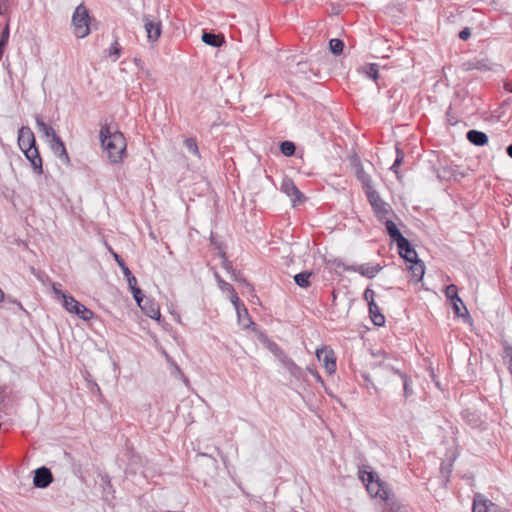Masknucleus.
Segmentation results:
<instances>
[{
  "instance_id": "nucleus-31",
  "label": "nucleus",
  "mask_w": 512,
  "mask_h": 512,
  "mask_svg": "<svg viewBox=\"0 0 512 512\" xmlns=\"http://www.w3.org/2000/svg\"><path fill=\"white\" fill-rule=\"evenodd\" d=\"M132 293L135 301L137 302L138 306L145 310V304L148 303L149 300L145 298L144 294L142 293L141 289L138 287H132Z\"/></svg>"
},
{
  "instance_id": "nucleus-50",
  "label": "nucleus",
  "mask_w": 512,
  "mask_h": 512,
  "mask_svg": "<svg viewBox=\"0 0 512 512\" xmlns=\"http://www.w3.org/2000/svg\"><path fill=\"white\" fill-rule=\"evenodd\" d=\"M121 269L126 277H130L132 275L131 271L129 270L125 263L124 266H121Z\"/></svg>"
},
{
  "instance_id": "nucleus-35",
  "label": "nucleus",
  "mask_w": 512,
  "mask_h": 512,
  "mask_svg": "<svg viewBox=\"0 0 512 512\" xmlns=\"http://www.w3.org/2000/svg\"><path fill=\"white\" fill-rule=\"evenodd\" d=\"M451 303H452L454 314L457 317L468 316V310H467L466 306L464 305V303L460 304V302L456 301V300H451Z\"/></svg>"
},
{
  "instance_id": "nucleus-53",
  "label": "nucleus",
  "mask_w": 512,
  "mask_h": 512,
  "mask_svg": "<svg viewBox=\"0 0 512 512\" xmlns=\"http://www.w3.org/2000/svg\"><path fill=\"white\" fill-rule=\"evenodd\" d=\"M134 62H135V64H136L138 67H142V61H141L140 59L135 58V59H134Z\"/></svg>"
},
{
  "instance_id": "nucleus-17",
  "label": "nucleus",
  "mask_w": 512,
  "mask_h": 512,
  "mask_svg": "<svg viewBox=\"0 0 512 512\" xmlns=\"http://www.w3.org/2000/svg\"><path fill=\"white\" fill-rule=\"evenodd\" d=\"M258 339L262 342L267 349L273 353L280 361H282L287 355L281 349V347L274 341L270 340L264 333H259Z\"/></svg>"
},
{
  "instance_id": "nucleus-2",
  "label": "nucleus",
  "mask_w": 512,
  "mask_h": 512,
  "mask_svg": "<svg viewBox=\"0 0 512 512\" xmlns=\"http://www.w3.org/2000/svg\"><path fill=\"white\" fill-rule=\"evenodd\" d=\"M359 477L371 497L380 498L383 501L388 500L389 490L387 485L380 479L376 472L360 470Z\"/></svg>"
},
{
  "instance_id": "nucleus-47",
  "label": "nucleus",
  "mask_w": 512,
  "mask_h": 512,
  "mask_svg": "<svg viewBox=\"0 0 512 512\" xmlns=\"http://www.w3.org/2000/svg\"><path fill=\"white\" fill-rule=\"evenodd\" d=\"M223 267L224 269L227 271V272H230V273H235V269L233 268L232 266V263L229 262L228 260H225L224 263H223Z\"/></svg>"
},
{
  "instance_id": "nucleus-19",
  "label": "nucleus",
  "mask_w": 512,
  "mask_h": 512,
  "mask_svg": "<svg viewBox=\"0 0 512 512\" xmlns=\"http://www.w3.org/2000/svg\"><path fill=\"white\" fill-rule=\"evenodd\" d=\"M382 222L384 223L386 232L391 238V240L396 242V244H398L401 241H404L405 237L401 234L400 230L397 228L396 224L392 220L386 218Z\"/></svg>"
},
{
  "instance_id": "nucleus-6",
  "label": "nucleus",
  "mask_w": 512,
  "mask_h": 512,
  "mask_svg": "<svg viewBox=\"0 0 512 512\" xmlns=\"http://www.w3.org/2000/svg\"><path fill=\"white\" fill-rule=\"evenodd\" d=\"M143 22L148 41L156 42L162 33L161 21L155 16L144 15Z\"/></svg>"
},
{
  "instance_id": "nucleus-10",
  "label": "nucleus",
  "mask_w": 512,
  "mask_h": 512,
  "mask_svg": "<svg viewBox=\"0 0 512 512\" xmlns=\"http://www.w3.org/2000/svg\"><path fill=\"white\" fill-rule=\"evenodd\" d=\"M344 271H351L359 273L360 275L367 277L369 279L374 278L381 270L382 266L379 264L371 265V264H361V265H342Z\"/></svg>"
},
{
  "instance_id": "nucleus-41",
  "label": "nucleus",
  "mask_w": 512,
  "mask_h": 512,
  "mask_svg": "<svg viewBox=\"0 0 512 512\" xmlns=\"http://www.w3.org/2000/svg\"><path fill=\"white\" fill-rule=\"evenodd\" d=\"M383 366H384V368H385L388 372H391V373H393V374H396V375H398L400 378H401V375H406L405 373L401 372V370H400V369H398V368H396V367H394V366H392V365L384 364Z\"/></svg>"
},
{
  "instance_id": "nucleus-4",
  "label": "nucleus",
  "mask_w": 512,
  "mask_h": 512,
  "mask_svg": "<svg viewBox=\"0 0 512 512\" xmlns=\"http://www.w3.org/2000/svg\"><path fill=\"white\" fill-rule=\"evenodd\" d=\"M366 197L378 221H384L390 213H393L391 206L380 197L375 189L367 193Z\"/></svg>"
},
{
  "instance_id": "nucleus-34",
  "label": "nucleus",
  "mask_w": 512,
  "mask_h": 512,
  "mask_svg": "<svg viewBox=\"0 0 512 512\" xmlns=\"http://www.w3.org/2000/svg\"><path fill=\"white\" fill-rule=\"evenodd\" d=\"M329 48L334 55H340L343 52L344 43L342 40L334 38L329 41Z\"/></svg>"
},
{
  "instance_id": "nucleus-12",
  "label": "nucleus",
  "mask_w": 512,
  "mask_h": 512,
  "mask_svg": "<svg viewBox=\"0 0 512 512\" xmlns=\"http://www.w3.org/2000/svg\"><path fill=\"white\" fill-rule=\"evenodd\" d=\"M18 145L24 151L36 146L34 133L29 127H21L18 131Z\"/></svg>"
},
{
  "instance_id": "nucleus-45",
  "label": "nucleus",
  "mask_w": 512,
  "mask_h": 512,
  "mask_svg": "<svg viewBox=\"0 0 512 512\" xmlns=\"http://www.w3.org/2000/svg\"><path fill=\"white\" fill-rule=\"evenodd\" d=\"M231 274L236 281H242V282L246 283L247 286H250L252 288V286L246 281V279L242 277V275L239 271H235V273H231Z\"/></svg>"
},
{
  "instance_id": "nucleus-27",
  "label": "nucleus",
  "mask_w": 512,
  "mask_h": 512,
  "mask_svg": "<svg viewBox=\"0 0 512 512\" xmlns=\"http://www.w3.org/2000/svg\"><path fill=\"white\" fill-rule=\"evenodd\" d=\"M362 72L365 73V75L373 80H377L379 77L378 73V65L375 63H369L366 64L361 68Z\"/></svg>"
},
{
  "instance_id": "nucleus-51",
  "label": "nucleus",
  "mask_w": 512,
  "mask_h": 512,
  "mask_svg": "<svg viewBox=\"0 0 512 512\" xmlns=\"http://www.w3.org/2000/svg\"><path fill=\"white\" fill-rule=\"evenodd\" d=\"M506 153L507 155L512 158V144H510L507 148H506Z\"/></svg>"
},
{
  "instance_id": "nucleus-29",
  "label": "nucleus",
  "mask_w": 512,
  "mask_h": 512,
  "mask_svg": "<svg viewBox=\"0 0 512 512\" xmlns=\"http://www.w3.org/2000/svg\"><path fill=\"white\" fill-rule=\"evenodd\" d=\"M144 304H145V310H143V311L146 313V315L152 319L159 320L161 314H160V310H159L158 306L155 305L154 303H150V301L148 303H144Z\"/></svg>"
},
{
  "instance_id": "nucleus-16",
  "label": "nucleus",
  "mask_w": 512,
  "mask_h": 512,
  "mask_svg": "<svg viewBox=\"0 0 512 512\" xmlns=\"http://www.w3.org/2000/svg\"><path fill=\"white\" fill-rule=\"evenodd\" d=\"M50 147L54 154L65 164H69L70 159L64 142L59 136H55L50 140Z\"/></svg>"
},
{
  "instance_id": "nucleus-54",
  "label": "nucleus",
  "mask_w": 512,
  "mask_h": 512,
  "mask_svg": "<svg viewBox=\"0 0 512 512\" xmlns=\"http://www.w3.org/2000/svg\"><path fill=\"white\" fill-rule=\"evenodd\" d=\"M4 297H5V294L4 292L0 289V302H2L4 300Z\"/></svg>"
},
{
  "instance_id": "nucleus-21",
  "label": "nucleus",
  "mask_w": 512,
  "mask_h": 512,
  "mask_svg": "<svg viewBox=\"0 0 512 512\" xmlns=\"http://www.w3.org/2000/svg\"><path fill=\"white\" fill-rule=\"evenodd\" d=\"M281 363L287 369V371L296 379H301L303 377V370L299 367L291 358L286 356Z\"/></svg>"
},
{
  "instance_id": "nucleus-22",
  "label": "nucleus",
  "mask_w": 512,
  "mask_h": 512,
  "mask_svg": "<svg viewBox=\"0 0 512 512\" xmlns=\"http://www.w3.org/2000/svg\"><path fill=\"white\" fill-rule=\"evenodd\" d=\"M411 278L410 281H413L415 283H418L422 280L425 272L424 263L419 260L416 262H413L412 265L409 267Z\"/></svg>"
},
{
  "instance_id": "nucleus-38",
  "label": "nucleus",
  "mask_w": 512,
  "mask_h": 512,
  "mask_svg": "<svg viewBox=\"0 0 512 512\" xmlns=\"http://www.w3.org/2000/svg\"><path fill=\"white\" fill-rule=\"evenodd\" d=\"M374 295H375V293H374V291L371 288L367 287L365 289L363 297L367 301L368 306H370L372 303H375Z\"/></svg>"
},
{
  "instance_id": "nucleus-52",
  "label": "nucleus",
  "mask_w": 512,
  "mask_h": 512,
  "mask_svg": "<svg viewBox=\"0 0 512 512\" xmlns=\"http://www.w3.org/2000/svg\"><path fill=\"white\" fill-rule=\"evenodd\" d=\"M3 7L6 9L7 8V5L5 2H0V15H2L4 13L3 11Z\"/></svg>"
},
{
  "instance_id": "nucleus-13",
  "label": "nucleus",
  "mask_w": 512,
  "mask_h": 512,
  "mask_svg": "<svg viewBox=\"0 0 512 512\" xmlns=\"http://www.w3.org/2000/svg\"><path fill=\"white\" fill-rule=\"evenodd\" d=\"M53 481V475L47 467H40L34 471L33 484L37 488H46Z\"/></svg>"
},
{
  "instance_id": "nucleus-46",
  "label": "nucleus",
  "mask_w": 512,
  "mask_h": 512,
  "mask_svg": "<svg viewBox=\"0 0 512 512\" xmlns=\"http://www.w3.org/2000/svg\"><path fill=\"white\" fill-rule=\"evenodd\" d=\"M110 252L113 254L114 256V259L115 261L117 262V264L121 267V266H124V260L121 258V256H119L117 253L113 252V250L111 248H109Z\"/></svg>"
},
{
  "instance_id": "nucleus-33",
  "label": "nucleus",
  "mask_w": 512,
  "mask_h": 512,
  "mask_svg": "<svg viewBox=\"0 0 512 512\" xmlns=\"http://www.w3.org/2000/svg\"><path fill=\"white\" fill-rule=\"evenodd\" d=\"M445 296L447 297V299H449L450 301L451 300H456V301H459L460 304H463V301L462 299L458 296V288L456 285L454 284H450L448 285L446 288H445Z\"/></svg>"
},
{
  "instance_id": "nucleus-11",
  "label": "nucleus",
  "mask_w": 512,
  "mask_h": 512,
  "mask_svg": "<svg viewBox=\"0 0 512 512\" xmlns=\"http://www.w3.org/2000/svg\"><path fill=\"white\" fill-rule=\"evenodd\" d=\"M472 512H500V509L498 505L478 493L473 499Z\"/></svg>"
},
{
  "instance_id": "nucleus-37",
  "label": "nucleus",
  "mask_w": 512,
  "mask_h": 512,
  "mask_svg": "<svg viewBox=\"0 0 512 512\" xmlns=\"http://www.w3.org/2000/svg\"><path fill=\"white\" fill-rule=\"evenodd\" d=\"M9 39V25L6 24L5 28L3 29L1 35H0V45L5 47L8 43Z\"/></svg>"
},
{
  "instance_id": "nucleus-7",
  "label": "nucleus",
  "mask_w": 512,
  "mask_h": 512,
  "mask_svg": "<svg viewBox=\"0 0 512 512\" xmlns=\"http://www.w3.org/2000/svg\"><path fill=\"white\" fill-rule=\"evenodd\" d=\"M316 357L319 362L323 363L328 374H333L336 371V357L332 349L328 347L317 349Z\"/></svg>"
},
{
  "instance_id": "nucleus-48",
  "label": "nucleus",
  "mask_w": 512,
  "mask_h": 512,
  "mask_svg": "<svg viewBox=\"0 0 512 512\" xmlns=\"http://www.w3.org/2000/svg\"><path fill=\"white\" fill-rule=\"evenodd\" d=\"M127 281L131 289L132 287H137V279L135 276L131 275L130 277H127Z\"/></svg>"
},
{
  "instance_id": "nucleus-32",
  "label": "nucleus",
  "mask_w": 512,
  "mask_h": 512,
  "mask_svg": "<svg viewBox=\"0 0 512 512\" xmlns=\"http://www.w3.org/2000/svg\"><path fill=\"white\" fill-rule=\"evenodd\" d=\"M296 146L291 141H283L280 143V151L284 156L291 157L294 155Z\"/></svg>"
},
{
  "instance_id": "nucleus-43",
  "label": "nucleus",
  "mask_w": 512,
  "mask_h": 512,
  "mask_svg": "<svg viewBox=\"0 0 512 512\" xmlns=\"http://www.w3.org/2000/svg\"><path fill=\"white\" fill-rule=\"evenodd\" d=\"M308 372L316 379L317 382L323 383V380L315 368L307 367Z\"/></svg>"
},
{
  "instance_id": "nucleus-40",
  "label": "nucleus",
  "mask_w": 512,
  "mask_h": 512,
  "mask_svg": "<svg viewBox=\"0 0 512 512\" xmlns=\"http://www.w3.org/2000/svg\"><path fill=\"white\" fill-rule=\"evenodd\" d=\"M216 277L218 279L219 285L222 290L227 291V292H233L234 288L231 284L222 280L218 275H216Z\"/></svg>"
},
{
  "instance_id": "nucleus-20",
  "label": "nucleus",
  "mask_w": 512,
  "mask_h": 512,
  "mask_svg": "<svg viewBox=\"0 0 512 512\" xmlns=\"http://www.w3.org/2000/svg\"><path fill=\"white\" fill-rule=\"evenodd\" d=\"M202 41L212 47H220L225 43V39L221 34H215L212 32H204L202 34Z\"/></svg>"
},
{
  "instance_id": "nucleus-28",
  "label": "nucleus",
  "mask_w": 512,
  "mask_h": 512,
  "mask_svg": "<svg viewBox=\"0 0 512 512\" xmlns=\"http://www.w3.org/2000/svg\"><path fill=\"white\" fill-rule=\"evenodd\" d=\"M401 380L403 383V397L405 400H408L414 394L411 379L408 375H401Z\"/></svg>"
},
{
  "instance_id": "nucleus-9",
  "label": "nucleus",
  "mask_w": 512,
  "mask_h": 512,
  "mask_svg": "<svg viewBox=\"0 0 512 512\" xmlns=\"http://www.w3.org/2000/svg\"><path fill=\"white\" fill-rule=\"evenodd\" d=\"M281 191L291 198L293 205L302 203L305 200L303 193L297 188L294 181L289 177H284L281 183Z\"/></svg>"
},
{
  "instance_id": "nucleus-1",
  "label": "nucleus",
  "mask_w": 512,
  "mask_h": 512,
  "mask_svg": "<svg viewBox=\"0 0 512 512\" xmlns=\"http://www.w3.org/2000/svg\"><path fill=\"white\" fill-rule=\"evenodd\" d=\"M101 145L112 164H119L126 155V139L117 126L104 124L99 133Z\"/></svg>"
},
{
  "instance_id": "nucleus-26",
  "label": "nucleus",
  "mask_w": 512,
  "mask_h": 512,
  "mask_svg": "<svg viewBox=\"0 0 512 512\" xmlns=\"http://www.w3.org/2000/svg\"><path fill=\"white\" fill-rule=\"evenodd\" d=\"M312 276L311 272H302L298 273L294 276L295 283L302 287L307 288L310 286V277Z\"/></svg>"
},
{
  "instance_id": "nucleus-3",
  "label": "nucleus",
  "mask_w": 512,
  "mask_h": 512,
  "mask_svg": "<svg viewBox=\"0 0 512 512\" xmlns=\"http://www.w3.org/2000/svg\"><path fill=\"white\" fill-rule=\"evenodd\" d=\"M89 22L90 16L88 9L84 4L78 5L72 16L73 32L77 38H84L89 35Z\"/></svg>"
},
{
  "instance_id": "nucleus-30",
  "label": "nucleus",
  "mask_w": 512,
  "mask_h": 512,
  "mask_svg": "<svg viewBox=\"0 0 512 512\" xmlns=\"http://www.w3.org/2000/svg\"><path fill=\"white\" fill-rule=\"evenodd\" d=\"M184 145L185 147L187 148V150L193 154L194 156H196L197 158H200V151H199V148H198V144H197V141L195 138H187L184 140Z\"/></svg>"
},
{
  "instance_id": "nucleus-18",
  "label": "nucleus",
  "mask_w": 512,
  "mask_h": 512,
  "mask_svg": "<svg viewBox=\"0 0 512 512\" xmlns=\"http://www.w3.org/2000/svg\"><path fill=\"white\" fill-rule=\"evenodd\" d=\"M467 140L475 146H484L488 143V136L486 133L479 130H469L466 133Z\"/></svg>"
},
{
  "instance_id": "nucleus-23",
  "label": "nucleus",
  "mask_w": 512,
  "mask_h": 512,
  "mask_svg": "<svg viewBox=\"0 0 512 512\" xmlns=\"http://www.w3.org/2000/svg\"><path fill=\"white\" fill-rule=\"evenodd\" d=\"M369 307L370 318L374 325L383 326L385 324V317L381 313L380 308L376 303H372Z\"/></svg>"
},
{
  "instance_id": "nucleus-8",
  "label": "nucleus",
  "mask_w": 512,
  "mask_h": 512,
  "mask_svg": "<svg viewBox=\"0 0 512 512\" xmlns=\"http://www.w3.org/2000/svg\"><path fill=\"white\" fill-rule=\"evenodd\" d=\"M352 165L355 169V176L357 180L361 183L362 188L365 192V194L369 193L370 191L374 190L372 186V180L370 175L364 170V167L358 157H355L352 160Z\"/></svg>"
},
{
  "instance_id": "nucleus-36",
  "label": "nucleus",
  "mask_w": 512,
  "mask_h": 512,
  "mask_svg": "<svg viewBox=\"0 0 512 512\" xmlns=\"http://www.w3.org/2000/svg\"><path fill=\"white\" fill-rule=\"evenodd\" d=\"M120 54H121V47L118 43V40L116 39L110 46L109 50H108V55L110 57H113L114 56V61H116L119 57H120Z\"/></svg>"
},
{
  "instance_id": "nucleus-25",
  "label": "nucleus",
  "mask_w": 512,
  "mask_h": 512,
  "mask_svg": "<svg viewBox=\"0 0 512 512\" xmlns=\"http://www.w3.org/2000/svg\"><path fill=\"white\" fill-rule=\"evenodd\" d=\"M404 157H405V154H404L403 150L400 149L399 146L397 145L396 146V159L390 169H391V171L394 172V174L396 175V177L398 179H401L399 166L402 164Z\"/></svg>"
},
{
  "instance_id": "nucleus-24",
  "label": "nucleus",
  "mask_w": 512,
  "mask_h": 512,
  "mask_svg": "<svg viewBox=\"0 0 512 512\" xmlns=\"http://www.w3.org/2000/svg\"><path fill=\"white\" fill-rule=\"evenodd\" d=\"M35 120H36V125H37L39 131H41L46 137H50L51 139H54L55 136H58L55 133L54 129L50 125H48L44 122V120L42 119L41 116H39V115L36 116Z\"/></svg>"
},
{
  "instance_id": "nucleus-15",
  "label": "nucleus",
  "mask_w": 512,
  "mask_h": 512,
  "mask_svg": "<svg viewBox=\"0 0 512 512\" xmlns=\"http://www.w3.org/2000/svg\"><path fill=\"white\" fill-rule=\"evenodd\" d=\"M399 254L407 262L413 263L419 261L418 255L411 243L405 238L404 241L397 244Z\"/></svg>"
},
{
  "instance_id": "nucleus-39",
  "label": "nucleus",
  "mask_w": 512,
  "mask_h": 512,
  "mask_svg": "<svg viewBox=\"0 0 512 512\" xmlns=\"http://www.w3.org/2000/svg\"><path fill=\"white\" fill-rule=\"evenodd\" d=\"M53 293L55 294L57 299L62 300V304L64 303V297H69L66 293L62 292L61 289L58 288L56 284L52 286Z\"/></svg>"
},
{
  "instance_id": "nucleus-5",
  "label": "nucleus",
  "mask_w": 512,
  "mask_h": 512,
  "mask_svg": "<svg viewBox=\"0 0 512 512\" xmlns=\"http://www.w3.org/2000/svg\"><path fill=\"white\" fill-rule=\"evenodd\" d=\"M63 307L69 313L77 315L84 321H88L94 317V312L85 305L77 301L73 296L64 297Z\"/></svg>"
},
{
  "instance_id": "nucleus-42",
  "label": "nucleus",
  "mask_w": 512,
  "mask_h": 512,
  "mask_svg": "<svg viewBox=\"0 0 512 512\" xmlns=\"http://www.w3.org/2000/svg\"><path fill=\"white\" fill-rule=\"evenodd\" d=\"M471 36V31H470V28L468 27H465L463 28L460 32H459V38L463 41H466L470 38Z\"/></svg>"
},
{
  "instance_id": "nucleus-49",
  "label": "nucleus",
  "mask_w": 512,
  "mask_h": 512,
  "mask_svg": "<svg viewBox=\"0 0 512 512\" xmlns=\"http://www.w3.org/2000/svg\"><path fill=\"white\" fill-rule=\"evenodd\" d=\"M467 69H480L481 66H480V62L477 61L476 63H472V62H468L467 64Z\"/></svg>"
},
{
  "instance_id": "nucleus-44",
  "label": "nucleus",
  "mask_w": 512,
  "mask_h": 512,
  "mask_svg": "<svg viewBox=\"0 0 512 512\" xmlns=\"http://www.w3.org/2000/svg\"><path fill=\"white\" fill-rule=\"evenodd\" d=\"M231 293V302L234 304L235 308L239 311V304H240V299L237 295V293L235 292V290H233V292H230Z\"/></svg>"
},
{
  "instance_id": "nucleus-14",
  "label": "nucleus",
  "mask_w": 512,
  "mask_h": 512,
  "mask_svg": "<svg viewBox=\"0 0 512 512\" xmlns=\"http://www.w3.org/2000/svg\"><path fill=\"white\" fill-rule=\"evenodd\" d=\"M22 152L24 153L27 160L31 163L34 173L37 175L43 174L42 158L40 156L37 146H34L31 149L24 150Z\"/></svg>"
}]
</instances>
